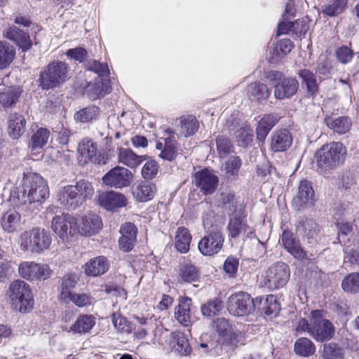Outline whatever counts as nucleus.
<instances>
[{
  "label": "nucleus",
  "mask_w": 359,
  "mask_h": 359,
  "mask_svg": "<svg viewBox=\"0 0 359 359\" xmlns=\"http://www.w3.org/2000/svg\"><path fill=\"white\" fill-rule=\"evenodd\" d=\"M133 178V175L128 169L116 165L110 169L102 177L103 183L110 187L122 189L128 187Z\"/></svg>",
  "instance_id": "ddd939ff"
},
{
  "label": "nucleus",
  "mask_w": 359,
  "mask_h": 359,
  "mask_svg": "<svg viewBox=\"0 0 359 359\" xmlns=\"http://www.w3.org/2000/svg\"><path fill=\"white\" fill-rule=\"evenodd\" d=\"M316 203V196L312 183L309 180H301L298 191L292 199V205L297 212L312 210Z\"/></svg>",
  "instance_id": "6e6552de"
},
{
  "label": "nucleus",
  "mask_w": 359,
  "mask_h": 359,
  "mask_svg": "<svg viewBox=\"0 0 359 359\" xmlns=\"http://www.w3.org/2000/svg\"><path fill=\"white\" fill-rule=\"evenodd\" d=\"M66 55L71 60L82 63L88 57V51L84 48L79 46L68 49Z\"/></svg>",
  "instance_id": "e2e57ef3"
},
{
  "label": "nucleus",
  "mask_w": 359,
  "mask_h": 359,
  "mask_svg": "<svg viewBox=\"0 0 359 359\" xmlns=\"http://www.w3.org/2000/svg\"><path fill=\"white\" fill-rule=\"evenodd\" d=\"M51 228L62 241H68L78 231L77 220L69 214L62 213L53 218Z\"/></svg>",
  "instance_id": "9b49d317"
},
{
  "label": "nucleus",
  "mask_w": 359,
  "mask_h": 359,
  "mask_svg": "<svg viewBox=\"0 0 359 359\" xmlns=\"http://www.w3.org/2000/svg\"><path fill=\"white\" fill-rule=\"evenodd\" d=\"M290 278V266L283 262H277L267 270L266 284L271 290L284 287Z\"/></svg>",
  "instance_id": "1a4fd4ad"
},
{
  "label": "nucleus",
  "mask_w": 359,
  "mask_h": 359,
  "mask_svg": "<svg viewBox=\"0 0 359 359\" xmlns=\"http://www.w3.org/2000/svg\"><path fill=\"white\" fill-rule=\"evenodd\" d=\"M278 121L277 116L274 114H268L262 118L256 128L257 139L259 142H264L270 130L276 125Z\"/></svg>",
  "instance_id": "e433bc0d"
},
{
  "label": "nucleus",
  "mask_w": 359,
  "mask_h": 359,
  "mask_svg": "<svg viewBox=\"0 0 359 359\" xmlns=\"http://www.w3.org/2000/svg\"><path fill=\"white\" fill-rule=\"evenodd\" d=\"M219 206L229 217L246 211L243 204H238L236 197L231 192H222L218 199Z\"/></svg>",
  "instance_id": "393cba45"
},
{
  "label": "nucleus",
  "mask_w": 359,
  "mask_h": 359,
  "mask_svg": "<svg viewBox=\"0 0 359 359\" xmlns=\"http://www.w3.org/2000/svg\"><path fill=\"white\" fill-rule=\"evenodd\" d=\"M18 273L22 278L34 281L48 279L50 276L51 271L46 264L24 262L19 265Z\"/></svg>",
  "instance_id": "2eb2a0df"
},
{
  "label": "nucleus",
  "mask_w": 359,
  "mask_h": 359,
  "mask_svg": "<svg viewBox=\"0 0 359 359\" xmlns=\"http://www.w3.org/2000/svg\"><path fill=\"white\" fill-rule=\"evenodd\" d=\"M219 177L210 168H203L192 175V182L205 196L212 195L217 189Z\"/></svg>",
  "instance_id": "9d476101"
},
{
  "label": "nucleus",
  "mask_w": 359,
  "mask_h": 359,
  "mask_svg": "<svg viewBox=\"0 0 359 359\" xmlns=\"http://www.w3.org/2000/svg\"><path fill=\"white\" fill-rule=\"evenodd\" d=\"M78 152L81 157V164L85 165L88 162H93V160H97V144L89 139L83 140L79 145Z\"/></svg>",
  "instance_id": "f704fd0d"
},
{
  "label": "nucleus",
  "mask_w": 359,
  "mask_h": 359,
  "mask_svg": "<svg viewBox=\"0 0 359 359\" xmlns=\"http://www.w3.org/2000/svg\"><path fill=\"white\" fill-rule=\"evenodd\" d=\"M52 241L50 233L39 227L20 234V249L31 254L39 255L49 248Z\"/></svg>",
  "instance_id": "39448f33"
},
{
  "label": "nucleus",
  "mask_w": 359,
  "mask_h": 359,
  "mask_svg": "<svg viewBox=\"0 0 359 359\" xmlns=\"http://www.w3.org/2000/svg\"><path fill=\"white\" fill-rule=\"evenodd\" d=\"M164 346L170 352L180 355H187L191 350L188 339L180 332L169 334Z\"/></svg>",
  "instance_id": "412c9836"
},
{
  "label": "nucleus",
  "mask_w": 359,
  "mask_h": 359,
  "mask_svg": "<svg viewBox=\"0 0 359 359\" xmlns=\"http://www.w3.org/2000/svg\"><path fill=\"white\" fill-rule=\"evenodd\" d=\"M345 154L346 149L341 142H333L323 145L315 154L318 172L329 177L332 171L344 162Z\"/></svg>",
  "instance_id": "f03ea898"
},
{
  "label": "nucleus",
  "mask_w": 359,
  "mask_h": 359,
  "mask_svg": "<svg viewBox=\"0 0 359 359\" xmlns=\"http://www.w3.org/2000/svg\"><path fill=\"white\" fill-rule=\"evenodd\" d=\"M265 77L271 82L274 88V97L277 100L290 99L298 91L299 83L294 77L286 76L277 70L265 72Z\"/></svg>",
  "instance_id": "0eeeda50"
},
{
  "label": "nucleus",
  "mask_w": 359,
  "mask_h": 359,
  "mask_svg": "<svg viewBox=\"0 0 359 359\" xmlns=\"http://www.w3.org/2000/svg\"><path fill=\"white\" fill-rule=\"evenodd\" d=\"M224 242V237L222 230L211 231L200 240L198 249L203 256L212 257L221 250Z\"/></svg>",
  "instance_id": "f8f14e48"
},
{
  "label": "nucleus",
  "mask_w": 359,
  "mask_h": 359,
  "mask_svg": "<svg viewBox=\"0 0 359 359\" xmlns=\"http://www.w3.org/2000/svg\"><path fill=\"white\" fill-rule=\"evenodd\" d=\"M180 276L187 283L198 281L200 278V271L191 262H186L180 265Z\"/></svg>",
  "instance_id": "c03bdc74"
},
{
  "label": "nucleus",
  "mask_w": 359,
  "mask_h": 359,
  "mask_svg": "<svg viewBox=\"0 0 359 359\" xmlns=\"http://www.w3.org/2000/svg\"><path fill=\"white\" fill-rule=\"evenodd\" d=\"M14 269L10 262L4 261L0 263V282L6 283L13 276Z\"/></svg>",
  "instance_id": "69168bd1"
},
{
  "label": "nucleus",
  "mask_w": 359,
  "mask_h": 359,
  "mask_svg": "<svg viewBox=\"0 0 359 359\" xmlns=\"http://www.w3.org/2000/svg\"><path fill=\"white\" fill-rule=\"evenodd\" d=\"M95 324V321L93 316H79L70 327V330L75 333H86L91 330Z\"/></svg>",
  "instance_id": "a18cd8bd"
},
{
  "label": "nucleus",
  "mask_w": 359,
  "mask_h": 359,
  "mask_svg": "<svg viewBox=\"0 0 359 359\" xmlns=\"http://www.w3.org/2000/svg\"><path fill=\"white\" fill-rule=\"evenodd\" d=\"M348 0H326L321 12L329 17H335L341 13L347 7Z\"/></svg>",
  "instance_id": "79ce46f5"
},
{
  "label": "nucleus",
  "mask_w": 359,
  "mask_h": 359,
  "mask_svg": "<svg viewBox=\"0 0 359 359\" xmlns=\"http://www.w3.org/2000/svg\"><path fill=\"white\" fill-rule=\"evenodd\" d=\"M81 274L79 271H70L59 279L57 290L61 300L68 302V299L71 297L73 290L78 285Z\"/></svg>",
  "instance_id": "a211bd4d"
},
{
  "label": "nucleus",
  "mask_w": 359,
  "mask_h": 359,
  "mask_svg": "<svg viewBox=\"0 0 359 359\" xmlns=\"http://www.w3.org/2000/svg\"><path fill=\"white\" fill-rule=\"evenodd\" d=\"M282 243L284 248L295 259L304 262L309 260L306 251L302 247L299 239L290 231H284L282 234Z\"/></svg>",
  "instance_id": "f3484780"
},
{
  "label": "nucleus",
  "mask_w": 359,
  "mask_h": 359,
  "mask_svg": "<svg viewBox=\"0 0 359 359\" xmlns=\"http://www.w3.org/2000/svg\"><path fill=\"white\" fill-rule=\"evenodd\" d=\"M118 245L121 250L126 252H130L137 241V228L132 222H126L121 226Z\"/></svg>",
  "instance_id": "5701e85b"
},
{
  "label": "nucleus",
  "mask_w": 359,
  "mask_h": 359,
  "mask_svg": "<svg viewBox=\"0 0 359 359\" xmlns=\"http://www.w3.org/2000/svg\"><path fill=\"white\" fill-rule=\"evenodd\" d=\"M296 231L308 243H313L317 240L320 229L313 218L301 217L296 224Z\"/></svg>",
  "instance_id": "4be33fe9"
},
{
  "label": "nucleus",
  "mask_w": 359,
  "mask_h": 359,
  "mask_svg": "<svg viewBox=\"0 0 359 359\" xmlns=\"http://www.w3.org/2000/svg\"><path fill=\"white\" fill-rule=\"evenodd\" d=\"M86 69L96 73L100 77L107 76L109 69L107 63H102L97 60H88L85 64Z\"/></svg>",
  "instance_id": "864d4df0"
},
{
  "label": "nucleus",
  "mask_w": 359,
  "mask_h": 359,
  "mask_svg": "<svg viewBox=\"0 0 359 359\" xmlns=\"http://www.w3.org/2000/svg\"><path fill=\"white\" fill-rule=\"evenodd\" d=\"M335 55L341 64L346 65L352 60L354 51L348 46L342 45L336 49Z\"/></svg>",
  "instance_id": "5fc2aeb1"
},
{
  "label": "nucleus",
  "mask_w": 359,
  "mask_h": 359,
  "mask_svg": "<svg viewBox=\"0 0 359 359\" xmlns=\"http://www.w3.org/2000/svg\"><path fill=\"white\" fill-rule=\"evenodd\" d=\"M48 196L46 181L36 172H24L22 179L11 191L10 201L22 210H31L32 205L41 204Z\"/></svg>",
  "instance_id": "f257e3e1"
},
{
  "label": "nucleus",
  "mask_w": 359,
  "mask_h": 359,
  "mask_svg": "<svg viewBox=\"0 0 359 359\" xmlns=\"http://www.w3.org/2000/svg\"><path fill=\"white\" fill-rule=\"evenodd\" d=\"M8 294L15 311L27 313L31 311L34 300L30 286L22 280H16L9 285Z\"/></svg>",
  "instance_id": "20e7f679"
},
{
  "label": "nucleus",
  "mask_w": 359,
  "mask_h": 359,
  "mask_svg": "<svg viewBox=\"0 0 359 359\" xmlns=\"http://www.w3.org/2000/svg\"><path fill=\"white\" fill-rule=\"evenodd\" d=\"M302 87L306 90V96L315 97L319 92V84L316 74L308 69H300L298 72Z\"/></svg>",
  "instance_id": "c85d7f7f"
},
{
  "label": "nucleus",
  "mask_w": 359,
  "mask_h": 359,
  "mask_svg": "<svg viewBox=\"0 0 359 359\" xmlns=\"http://www.w3.org/2000/svg\"><path fill=\"white\" fill-rule=\"evenodd\" d=\"M101 110L95 104H90L77 111L74 118L77 123H93L100 119Z\"/></svg>",
  "instance_id": "473e14b6"
},
{
  "label": "nucleus",
  "mask_w": 359,
  "mask_h": 359,
  "mask_svg": "<svg viewBox=\"0 0 359 359\" xmlns=\"http://www.w3.org/2000/svg\"><path fill=\"white\" fill-rule=\"evenodd\" d=\"M192 300L188 297H180L178 306L175 308V314H187L191 311Z\"/></svg>",
  "instance_id": "774afa93"
},
{
  "label": "nucleus",
  "mask_w": 359,
  "mask_h": 359,
  "mask_svg": "<svg viewBox=\"0 0 359 359\" xmlns=\"http://www.w3.org/2000/svg\"><path fill=\"white\" fill-rule=\"evenodd\" d=\"M22 90L16 86H11L0 92V104L4 108H12L18 102Z\"/></svg>",
  "instance_id": "4c0bfd02"
},
{
  "label": "nucleus",
  "mask_w": 359,
  "mask_h": 359,
  "mask_svg": "<svg viewBox=\"0 0 359 359\" xmlns=\"http://www.w3.org/2000/svg\"><path fill=\"white\" fill-rule=\"evenodd\" d=\"M192 236L189 229L184 226L178 227L176 236L175 247L180 253H187L190 248Z\"/></svg>",
  "instance_id": "ea45409f"
},
{
  "label": "nucleus",
  "mask_w": 359,
  "mask_h": 359,
  "mask_svg": "<svg viewBox=\"0 0 359 359\" xmlns=\"http://www.w3.org/2000/svg\"><path fill=\"white\" fill-rule=\"evenodd\" d=\"M294 348L296 354L303 357H309L316 351L314 344L309 339L304 337L297 339Z\"/></svg>",
  "instance_id": "de8ad7c7"
},
{
  "label": "nucleus",
  "mask_w": 359,
  "mask_h": 359,
  "mask_svg": "<svg viewBox=\"0 0 359 359\" xmlns=\"http://www.w3.org/2000/svg\"><path fill=\"white\" fill-rule=\"evenodd\" d=\"M26 120L23 115L18 113L11 114L8 120V132L14 140L19 139L25 132Z\"/></svg>",
  "instance_id": "2f4dec72"
},
{
  "label": "nucleus",
  "mask_w": 359,
  "mask_h": 359,
  "mask_svg": "<svg viewBox=\"0 0 359 359\" xmlns=\"http://www.w3.org/2000/svg\"><path fill=\"white\" fill-rule=\"evenodd\" d=\"M177 156L176 140L172 137L165 138L164 147L159 156L163 160L172 161Z\"/></svg>",
  "instance_id": "8fccbe9b"
},
{
  "label": "nucleus",
  "mask_w": 359,
  "mask_h": 359,
  "mask_svg": "<svg viewBox=\"0 0 359 359\" xmlns=\"http://www.w3.org/2000/svg\"><path fill=\"white\" fill-rule=\"evenodd\" d=\"M334 334V327L328 320L322 318V316H312L311 327L309 334L318 341L330 340Z\"/></svg>",
  "instance_id": "dca6fc26"
},
{
  "label": "nucleus",
  "mask_w": 359,
  "mask_h": 359,
  "mask_svg": "<svg viewBox=\"0 0 359 359\" xmlns=\"http://www.w3.org/2000/svg\"><path fill=\"white\" fill-rule=\"evenodd\" d=\"M109 267V262L107 257L99 256L90 259L84 265L85 273L88 276H98L105 273Z\"/></svg>",
  "instance_id": "c756f323"
},
{
  "label": "nucleus",
  "mask_w": 359,
  "mask_h": 359,
  "mask_svg": "<svg viewBox=\"0 0 359 359\" xmlns=\"http://www.w3.org/2000/svg\"><path fill=\"white\" fill-rule=\"evenodd\" d=\"M238 258L230 255L227 257L224 262L223 270L229 278H233L238 271Z\"/></svg>",
  "instance_id": "052dcab7"
},
{
  "label": "nucleus",
  "mask_w": 359,
  "mask_h": 359,
  "mask_svg": "<svg viewBox=\"0 0 359 359\" xmlns=\"http://www.w3.org/2000/svg\"><path fill=\"white\" fill-rule=\"evenodd\" d=\"M147 158V155H137L131 149L118 148V162L130 168H137Z\"/></svg>",
  "instance_id": "7c9ffc66"
},
{
  "label": "nucleus",
  "mask_w": 359,
  "mask_h": 359,
  "mask_svg": "<svg viewBox=\"0 0 359 359\" xmlns=\"http://www.w3.org/2000/svg\"><path fill=\"white\" fill-rule=\"evenodd\" d=\"M216 147L220 158L226 157L234 152V147L231 139L224 135H218L216 137Z\"/></svg>",
  "instance_id": "09e8293b"
},
{
  "label": "nucleus",
  "mask_w": 359,
  "mask_h": 359,
  "mask_svg": "<svg viewBox=\"0 0 359 359\" xmlns=\"http://www.w3.org/2000/svg\"><path fill=\"white\" fill-rule=\"evenodd\" d=\"M247 216V211H245L229 217L226 231L229 239H238L243 233H245L248 231V229H250V226L248 224Z\"/></svg>",
  "instance_id": "aec40b11"
},
{
  "label": "nucleus",
  "mask_w": 359,
  "mask_h": 359,
  "mask_svg": "<svg viewBox=\"0 0 359 359\" xmlns=\"http://www.w3.org/2000/svg\"><path fill=\"white\" fill-rule=\"evenodd\" d=\"M242 160L238 156H233L224 164V170L229 177H234L241 167Z\"/></svg>",
  "instance_id": "6e6d98bb"
},
{
  "label": "nucleus",
  "mask_w": 359,
  "mask_h": 359,
  "mask_svg": "<svg viewBox=\"0 0 359 359\" xmlns=\"http://www.w3.org/2000/svg\"><path fill=\"white\" fill-rule=\"evenodd\" d=\"M156 185L149 182H144L133 190V194L139 202L151 201L155 195Z\"/></svg>",
  "instance_id": "58836bf2"
},
{
  "label": "nucleus",
  "mask_w": 359,
  "mask_h": 359,
  "mask_svg": "<svg viewBox=\"0 0 359 359\" xmlns=\"http://www.w3.org/2000/svg\"><path fill=\"white\" fill-rule=\"evenodd\" d=\"M325 123L329 128L339 134L346 133L351 126V120L348 116H339L336 118L326 117Z\"/></svg>",
  "instance_id": "a19ab883"
},
{
  "label": "nucleus",
  "mask_w": 359,
  "mask_h": 359,
  "mask_svg": "<svg viewBox=\"0 0 359 359\" xmlns=\"http://www.w3.org/2000/svg\"><path fill=\"white\" fill-rule=\"evenodd\" d=\"M102 228V222L100 216L89 213L82 217V223L78 231L86 236H91Z\"/></svg>",
  "instance_id": "cd10ccee"
},
{
  "label": "nucleus",
  "mask_w": 359,
  "mask_h": 359,
  "mask_svg": "<svg viewBox=\"0 0 359 359\" xmlns=\"http://www.w3.org/2000/svg\"><path fill=\"white\" fill-rule=\"evenodd\" d=\"M344 355L343 350L334 344L324 346L323 356L325 359H341Z\"/></svg>",
  "instance_id": "680f3d73"
},
{
  "label": "nucleus",
  "mask_w": 359,
  "mask_h": 359,
  "mask_svg": "<svg viewBox=\"0 0 359 359\" xmlns=\"http://www.w3.org/2000/svg\"><path fill=\"white\" fill-rule=\"evenodd\" d=\"M292 144V136L287 129L274 131L271 136L270 148L273 152H283Z\"/></svg>",
  "instance_id": "bb28decb"
},
{
  "label": "nucleus",
  "mask_w": 359,
  "mask_h": 359,
  "mask_svg": "<svg viewBox=\"0 0 359 359\" xmlns=\"http://www.w3.org/2000/svg\"><path fill=\"white\" fill-rule=\"evenodd\" d=\"M341 288L347 293H359V273L352 272L346 275L341 281Z\"/></svg>",
  "instance_id": "49530a36"
},
{
  "label": "nucleus",
  "mask_w": 359,
  "mask_h": 359,
  "mask_svg": "<svg viewBox=\"0 0 359 359\" xmlns=\"http://www.w3.org/2000/svg\"><path fill=\"white\" fill-rule=\"evenodd\" d=\"M262 309L264 314H278L281 307L278 297L272 294L267 296Z\"/></svg>",
  "instance_id": "13d9d810"
},
{
  "label": "nucleus",
  "mask_w": 359,
  "mask_h": 359,
  "mask_svg": "<svg viewBox=\"0 0 359 359\" xmlns=\"http://www.w3.org/2000/svg\"><path fill=\"white\" fill-rule=\"evenodd\" d=\"M21 216L16 211H8L1 217L3 229L8 233H13L19 227Z\"/></svg>",
  "instance_id": "37998d69"
},
{
  "label": "nucleus",
  "mask_w": 359,
  "mask_h": 359,
  "mask_svg": "<svg viewBox=\"0 0 359 359\" xmlns=\"http://www.w3.org/2000/svg\"><path fill=\"white\" fill-rule=\"evenodd\" d=\"M100 205L107 210L114 212L127 205L126 196L115 191L103 193L99 196Z\"/></svg>",
  "instance_id": "a878e982"
},
{
  "label": "nucleus",
  "mask_w": 359,
  "mask_h": 359,
  "mask_svg": "<svg viewBox=\"0 0 359 359\" xmlns=\"http://www.w3.org/2000/svg\"><path fill=\"white\" fill-rule=\"evenodd\" d=\"M214 217L215 212L213 211H208L203 215V225L205 233H209L210 231L215 230H222L217 225L214 224Z\"/></svg>",
  "instance_id": "0e129e2a"
},
{
  "label": "nucleus",
  "mask_w": 359,
  "mask_h": 359,
  "mask_svg": "<svg viewBox=\"0 0 359 359\" xmlns=\"http://www.w3.org/2000/svg\"><path fill=\"white\" fill-rule=\"evenodd\" d=\"M158 163L155 160L147 161L141 170L142 177L147 180L154 179L158 173Z\"/></svg>",
  "instance_id": "4d7b16f0"
},
{
  "label": "nucleus",
  "mask_w": 359,
  "mask_h": 359,
  "mask_svg": "<svg viewBox=\"0 0 359 359\" xmlns=\"http://www.w3.org/2000/svg\"><path fill=\"white\" fill-rule=\"evenodd\" d=\"M94 194V189L88 181L81 180L76 185H67L59 190L57 198L69 210H74Z\"/></svg>",
  "instance_id": "7ed1b4c3"
},
{
  "label": "nucleus",
  "mask_w": 359,
  "mask_h": 359,
  "mask_svg": "<svg viewBox=\"0 0 359 359\" xmlns=\"http://www.w3.org/2000/svg\"><path fill=\"white\" fill-rule=\"evenodd\" d=\"M69 66L65 62L54 60L40 72L37 80L42 90H48L59 87L67 79Z\"/></svg>",
  "instance_id": "423d86ee"
},
{
  "label": "nucleus",
  "mask_w": 359,
  "mask_h": 359,
  "mask_svg": "<svg viewBox=\"0 0 359 359\" xmlns=\"http://www.w3.org/2000/svg\"><path fill=\"white\" fill-rule=\"evenodd\" d=\"M199 123L196 118H192L189 121L182 123V130L185 137L194 135L198 130Z\"/></svg>",
  "instance_id": "338daca9"
},
{
  "label": "nucleus",
  "mask_w": 359,
  "mask_h": 359,
  "mask_svg": "<svg viewBox=\"0 0 359 359\" xmlns=\"http://www.w3.org/2000/svg\"><path fill=\"white\" fill-rule=\"evenodd\" d=\"M50 137V130L46 128H39L32 135L29 148L32 154L40 153L46 146Z\"/></svg>",
  "instance_id": "c9c22d12"
},
{
  "label": "nucleus",
  "mask_w": 359,
  "mask_h": 359,
  "mask_svg": "<svg viewBox=\"0 0 359 359\" xmlns=\"http://www.w3.org/2000/svg\"><path fill=\"white\" fill-rule=\"evenodd\" d=\"M246 93L251 100L262 103V101L269 98L271 90L266 84L261 81H256L247 86Z\"/></svg>",
  "instance_id": "72a5a7b5"
},
{
  "label": "nucleus",
  "mask_w": 359,
  "mask_h": 359,
  "mask_svg": "<svg viewBox=\"0 0 359 359\" xmlns=\"http://www.w3.org/2000/svg\"><path fill=\"white\" fill-rule=\"evenodd\" d=\"M256 303L249 294L240 292L231 295L228 302V310L233 314H252Z\"/></svg>",
  "instance_id": "4468645a"
},
{
  "label": "nucleus",
  "mask_w": 359,
  "mask_h": 359,
  "mask_svg": "<svg viewBox=\"0 0 359 359\" xmlns=\"http://www.w3.org/2000/svg\"><path fill=\"white\" fill-rule=\"evenodd\" d=\"M15 51L5 43L0 41V69L9 66L15 57Z\"/></svg>",
  "instance_id": "603ef678"
},
{
  "label": "nucleus",
  "mask_w": 359,
  "mask_h": 359,
  "mask_svg": "<svg viewBox=\"0 0 359 359\" xmlns=\"http://www.w3.org/2000/svg\"><path fill=\"white\" fill-rule=\"evenodd\" d=\"M4 35L7 39L15 43L23 53L28 51L32 47V41L29 33L15 26L8 28Z\"/></svg>",
  "instance_id": "b1692460"
},
{
  "label": "nucleus",
  "mask_w": 359,
  "mask_h": 359,
  "mask_svg": "<svg viewBox=\"0 0 359 359\" xmlns=\"http://www.w3.org/2000/svg\"><path fill=\"white\" fill-rule=\"evenodd\" d=\"M213 328L218 332L221 341L231 346H236L240 342V333H237L225 318L215 320Z\"/></svg>",
  "instance_id": "6ab92c4d"
},
{
  "label": "nucleus",
  "mask_w": 359,
  "mask_h": 359,
  "mask_svg": "<svg viewBox=\"0 0 359 359\" xmlns=\"http://www.w3.org/2000/svg\"><path fill=\"white\" fill-rule=\"evenodd\" d=\"M236 139L239 147H248L253 139V132L250 127H241L236 132Z\"/></svg>",
  "instance_id": "3c124183"
},
{
  "label": "nucleus",
  "mask_w": 359,
  "mask_h": 359,
  "mask_svg": "<svg viewBox=\"0 0 359 359\" xmlns=\"http://www.w3.org/2000/svg\"><path fill=\"white\" fill-rule=\"evenodd\" d=\"M224 307L223 302L215 298L209 300L207 304L201 306V314H217L222 310Z\"/></svg>",
  "instance_id": "bf43d9fd"
}]
</instances>
